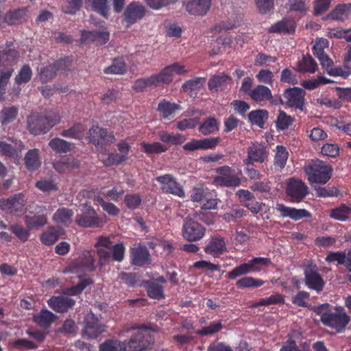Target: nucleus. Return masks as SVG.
Returning <instances> with one entry per match:
<instances>
[{
  "label": "nucleus",
  "mask_w": 351,
  "mask_h": 351,
  "mask_svg": "<svg viewBox=\"0 0 351 351\" xmlns=\"http://www.w3.org/2000/svg\"><path fill=\"white\" fill-rule=\"evenodd\" d=\"M276 152L274 157V165L275 168L278 169H283L289 157V152L286 147L282 145H278L276 148Z\"/></svg>",
  "instance_id": "obj_41"
},
{
  "label": "nucleus",
  "mask_w": 351,
  "mask_h": 351,
  "mask_svg": "<svg viewBox=\"0 0 351 351\" xmlns=\"http://www.w3.org/2000/svg\"><path fill=\"white\" fill-rule=\"evenodd\" d=\"M66 63L65 60H60L53 65H49L45 67L40 73V80L45 82H48L56 75L57 71L64 70Z\"/></svg>",
  "instance_id": "obj_28"
},
{
  "label": "nucleus",
  "mask_w": 351,
  "mask_h": 351,
  "mask_svg": "<svg viewBox=\"0 0 351 351\" xmlns=\"http://www.w3.org/2000/svg\"><path fill=\"white\" fill-rule=\"evenodd\" d=\"M147 291L148 295L154 299L160 300L164 298L162 287L156 282H147Z\"/></svg>",
  "instance_id": "obj_53"
},
{
  "label": "nucleus",
  "mask_w": 351,
  "mask_h": 351,
  "mask_svg": "<svg viewBox=\"0 0 351 351\" xmlns=\"http://www.w3.org/2000/svg\"><path fill=\"white\" fill-rule=\"evenodd\" d=\"M81 215L76 218V223L78 226L84 228L100 227L103 221L100 219L95 210L90 203H85L81 205Z\"/></svg>",
  "instance_id": "obj_6"
},
{
  "label": "nucleus",
  "mask_w": 351,
  "mask_h": 351,
  "mask_svg": "<svg viewBox=\"0 0 351 351\" xmlns=\"http://www.w3.org/2000/svg\"><path fill=\"white\" fill-rule=\"evenodd\" d=\"M212 0H185L184 5L186 11L192 15L204 16L209 11Z\"/></svg>",
  "instance_id": "obj_21"
},
{
  "label": "nucleus",
  "mask_w": 351,
  "mask_h": 351,
  "mask_svg": "<svg viewBox=\"0 0 351 351\" xmlns=\"http://www.w3.org/2000/svg\"><path fill=\"white\" fill-rule=\"evenodd\" d=\"M156 86L153 76L136 80L133 88L138 92L143 91L147 86Z\"/></svg>",
  "instance_id": "obj_63"
},
{
  "label": "nucleus",
  "mask_w": 351,
  "mask_h": 351,
  "mask_svg": "<svg viewBox=\"0 0 351 351\" xmlns=\"http://www.w3.org/2000/svg\"><path fill=\"white\" fill-rule=\"evenodd\" d=\"M150 345L148 334L143 330L134 332L128 343H125V351H143Z\"/></svg>",
  "instance_id": "obj_12"
},
{
  "label": "nucleus",
  "mask_w": 351,
  "mask_h": 351,
  "mask_svg": "<svg viewBox=\"0 0 351 351\" xmlns=\"http://www.w3.org/2000/svg\"><path fill=\"white\" fill-rule=\"evenodd\" d=\"M74 213L71 209L67 208H60L54 213L53 220L56 223L68 224L72 222Z\"/></svg>",
  "instance_id": "obj_36"
},
{
  "label": "nucleus",
  "mask_w": 351,
  "mask_h": 351,
  "mask_svg": "<svg viewBox=\"0 0 351 351\" xmlns=\"http://www.w3.org/2000/svg\"><path fill=\"white\" fill-rule=\"evenodd\" d=\"M132 263L137 266H143L150 263V254L147 249L138 245L131 249Z\"/></svg>",
  "instance_id": "obj_25"
},
{
  "label": "nucleus",
  "mask_w": 351,
  "mask_h": 351,
  "mask_svg": "<svg viewBox=\"0 0 351 351\" xmlns=\"http://www.w3.org/2000/svg\"><path fill=\"white\" fill-rule=\"evenodd\" d=\"M251 273L258 272L263 269L265 267H267L270 263L271 261L268 258L265 257H256L248 262Z\"/></svg>",
  "instance_id": "obj_49"
},
{
  "label": "nucleus",
  "mask_w": 351,
  "mask_h": 351,
  "mask_svg": "<svg viewBox=\"0 0 351 351\" xmlns=\"http://www.w3.org/2000/svg\"><path fill=\"white\" fill-rule=\"evenodd\" d=\"M298 71L303 73H314L317 68L316 62L309 56H304L302 60L298 62Z\"/></svg>",
  "instance_id": "obj_45"
},
{
  "label": "nucleus",
  "mask_w": 351,
  "mask_h": 351,
  "mask_svg": "<svg viewBox=\"0 0 351 351\" xmlns=\"http://www.w3.org/2000/svg\"><path fill=\"white\" fill-rule=\"evenodd\" d=\"M205 82V78L196 77L186 82L182 85V88L184 91L189 93L191 97H195L197 95V91L203 86Z\"/></svg>",
  "instance_id": "obj_38"
},
{
  "label": "nucleus",
  "mask_w": 351,
  "mask_h": 351,
  "mask_svg": "<svg viewBox=\"0 0 351 351\" xmlns=\"http://www.w3.org/2000/svg\"><path fill=\"white\" fill-rule=\"evenodd\" d=\"M84 3L88 8H90L104 17L108 16L109 11L108 0H84Z\"/></svg>",
  "instance_id": "obj_35"
},
{
  "label": "nucleus",
  "mask_w": 351,
  "mask_h": 351,
  "mask_svg": "<svg viewBox=\"0 0 351 351\" xmlns=\"http://www.w3.org/2000/svg\"><path fill=\"white\" fill-rule=\"evenodd\" d=\"M304 171L311 183L324 184L331 178L332 168L322 160H311L304 166Z\"/></svg>",
  "instance_id": "obj_4"
},
{
  "label": "nucleus",
  "mask_w": 351,
  "mask_h": 351,
  "mask_svg": "<svg viewBox=\"0 0 351 351\" xmlns=\"http://www.w3.org/2000/svg\"><path fill=\"white\" fill-rule=\"evenodd\" d=\"M97 202L100 204L104 211L106 212L109 215L117 216L119 214V208L113 203L106 202L104 197L97 199Z\"/></svg>",
  "instance_id": "obj_58"
},
{
  "label": "nucleus",
  "mask_w": 351,
  "mask_h": 351,
  "mask_svg": "<svg viewBox=\"0 0 351 351\" xmlns=\"http://www.w3.org/2000/svg\"><path fill=\"white\" fill-rule=\"evenodd\" d=\"M49 146L51 149L59 154L67 153L72 149L73 144L60 138H54L49 143Z\"/></svg>",
  "instance_id": "obj_37"
},
{
  "label": "nucleus",
  "mask_w": 351,
  "mask_h": 351,
  "mask_svg": "<svg viewBox=\"0 0 351 351\" xmlns=\"http://www.w3.org/2000/svg\"><path fill=\"white\" fill-rule=\"evenodd\" d=\"M85 130L86 128L81 123H75L70 128L64 130L60 134L66 138L81 139L84 136Z\"/></svg>",
  "instance_id": "obj_42"
},
{
  "label": "nucleus",
  "mask_w": 351,
  "mask_h": 351,
  "mask_svg": "<svg viewBox=\"0 0 351 351\" xmlns=\"http://www.w3.org/2000/svg\"><path fill=\"white\" fill-rule=\"evenodd\" d=\"M305 95L306 92L298 87L287 88L283 94L287 106L300 110H302L304 108Z\"/></svg>",
  "instance_id": "obj_13"
},
{
  "label": "nucleus",
  "mask_w": 351,
  "mask_h": 351,
  "mask_svg": "<svg viewBox=\"0 0 351 351\" xmlns=\"http://www.w3.org/2000/svg\"><path fill=\"white\" fill-rule=\"evenodd\" d=\"M26 200L22 193H18L8 199L0 200L2 210L16 215L23 214L25 210Z\"/></svg>",
  "instance_id": "obj_7"
},
{
  "label": "nucleus",
  "mask_w": 351,
  "mask_h": 351,
  "mask_svg": "<svg viewBox=\"0 0 351 351\" xmlns=\"http://www.w3.org/2000/svg\"><path fill=\"white\" fill-rule=\"evenodd\" d=\"M251 273L248 263L241 264L234 267L231 271L228 272V278L235 279L237 277L246 275Z\"/></svg>",
  "instance_id": "obj_59"
},
{
  "label": "nucleus",
  "mask_w": 351,
  "mask_h": 351,
  "mask_svg": "<svg viewBox=\"0 0 351 351\" xmlns=\"http://www.w3.org/2000/svg\"><path fill=\"white\" fill-rule=\"evenodd\" d=\"M276 210L280 213L282 217H289L295 221L310 217V213L305 209L290 208L282 204H277Z\"/></svg>",
  "instance_id": "obj_24"
},
{
  "label": "nucleus",
  "mask_w": 351,
  "mask_h": 351,
  "mask_svg": "<svg viewBox=\"0 0 351 351\" xmlns=\"http://www.w3.org/2000/svg\"><path fill=\"white\" fill-rule=\"evenodd\" d=\"M320 62L322 67L327 71V73L332 76H345V71L340 67L333 66L332 60L326 55L324 54L322 57L317 58Z\"/></svg>",
  "instance_id": "obj_33"
},
{
  "label": "nucleus",
  "mask_w": 351,
  "mask_h": 351,
  "mask_svg": "<svg viewBox=\"0 0 351 351\" xmlns=\"http://www.w3.org/2000/svg\"><path fill=\"white\" fill-rule=\"evenodd\" d=\"M125 342L117 339H107L99 346V351H125Z\"/></svg>",
  "instance_id": "obj_43"
},
{
  "label": "nucleus",
  "mask_w": 351,
  "mask_h": 351,
  "mask_svg": "<svg viewBox=\"0 0 351 351\" xmlns=\"http://www.w3.org/2000/svg\"><path fill=\"white\" fill-rule=\"evenodd\" d=\"M283 302V298L280 294L276 293L270 295L268 298H263L258 302L252 305V307L256 308L260 306H269L271 304H276Z\"/></svg>",
  "instance_id": "obj_57"
},
{
  "label": "nucleus",
  "mask_w": 351,
  "mask_h": 351,
  "mask_svg": "<svg viewBox=\"0 0 351 351\" xmlns=\"http://www.w3.org/2000/svg\"><path fill=\"white\" fill-rule=\"evenodd\" d=\"M305 284L311 289L320 292L323 290L325 282L317 272L315 267H308L304 271Z\"/></svg>",
  "instance_id": "obj_19"
},
{
  "label": "nucleus",
  "mask_w": 351,
  "mask_h": 351,
  "mask_svg": "<svg viewBox=\"0 0 351 351\" xmlns=\"http://www.w3.org/2000/svg\"><path fill=\"white\" fill-rule=\"evenodd\" d=\"M295 28V21L291 19H283L271 25L269 28V32L273 33H287L294 32Z\"/></svg>",
  "instance_id": "obj_29"
},
{
  "label": "nucleus",
  "mask_w": 351,
  "mask_h": 351,
  "mask_svg": "<svg viewBox=\"0 0 351 351\" xmlns=\"http://www.w3.org/2000/svg\"><path fill=\"white\" fill-rule=\"evenodd\" d=\"M21 141H11V143L0 141V153L8 156H17L23 149Z\"/></svg>",
  "instance_id": "obj_27"
},
{
  "label": "nucleus",
  "mask_w": 351,
  "mask_h": 351,
  "mask_svg": "<svg viewBox=\"0 0 351 351\" xmlns=\"http://www.w3.org/2000/svg\"><path fill=\"white\" fill-rule=\"evenodd\" d=\"M56 315L47 309H43L38 314L34 316V322L38 325L47 327L55 320Z\"/></svg>",
  "instance_id": "obj_40"
},
{
  "label": "nucleus",
  "mask_w": 351,
  "mask_h": 351,
  "mask_svg": "<svg viewBox=\"0 0 351 351\" xmlns=\"http://www.w3.org/2000/svg\"><path fill=\"white\" fill-rule=\"evenodd\" d=\"M64 234V230L62 228L51 226L40 234V239L43 244L51 245Z\"/></svg>",
  "instance_id": "obj_26"
},
{
  "label": "nucleus",
  "mask_w": 351,
  "mask_h": 351,
  "mask_svg": "<svg viewBox=\"0 0 351 351\" xmlns=\"http://www.w3.org/2000/svg\"><path fill=\"white\" fill-rule=\"evenodd\" d=\"M250 97L256 102H261L272 99L271 90L263 85H258L249 93Z\"/></svg>",
  "instance_id": "obj_31"
},
{
  "label": "nucleus",
  "mask_w": 351,
  "mask_h": 351,
  "mask_svg": "<svg viewBox=\"0 0 351 351\" xmlns=\"http://www.w3.org/2000/svg\"><path fill=\"white\" fill-rule=\"evenodd\" d=\"M316 312L320 315L321 322L324 325L338 332L343 330L350 320L343 307L340 306L331 308L328 304H323L317 307Z\"/></svg>",
  "instance_id": "obj_1"
},
{
  "label": "nucleus",
  "mask_w": 351,
  "mask_h": 351,
  "mask_svg": "<svg viewBox=\"0 0 351 351\" xmlns=\"http://www.w3.org/2000/svg\"><path fill=\"white\" fill-rule=\"evenodd\" d=\"M217 121L210 117L206 119L199 128V131L204 135H208L214 133L219 129Z\"/></svg>",
  "instance_id": "obj_51"
},
{
  "label": "nucleus",
  "mask_w": 351,
  "mask_h": 351,
  "mask_svg": "<svg viewBox=\"0 0 351 351\" xmlns=\"http://www.w3.org/2000/svg\"><path fill=\"white\" fill-rule=\"evenodd\" d=\"M264 284L261 279L254 278L253 277H243L239 279L236 285L239 289L259 287Z\"/></svg>",
  "instance_id": "obj_47"
},
{
  "label": "nucleus",
  "mask_w": 351,
  "mask_h": 351,
  "mask_svg": "<svg viewBox=\"0 0 351 351\" xmlns=\"http://www.w3.org/2000/svg\"><path fill=\"white\" fill-rule=\"evenodd\" d=\"M18 58V53L14 49L0 53V99L5 93L8 80L14 71L13 66L17 62Z\"/></svg>",
  "instance_id": "obj_3"
},
{
  "label": "nucleus",
  "mask_w": 351,
  "mask_h": 351,
  "mask_svg": "<svg viewBox=\"0 0 351 351\" xmlns=\"http://www.w3.org/2000/svg\"><path fill=\"white\" fill-rule=\"evenodd\" d=\"M19 109L16 106L4 107L0 111V122L3 125L14 121L18 115Z\"/></svg>",
  "instance_id": "obj_39"
},
{
  "label": "nucleus",
  "mask_w": 351,
  "mask_h": 351,
  "mask_svg": "<svg viewBox=\"0 0 351 351\" xmlns=\"http://www.w3.org/2000/svg\"><path fill=\"white\" fill-rule=\"evenodd\" d=\"M80 165L78 160L69 157L61 158L53 164V167L59 173H65L73 169L77 168Z\"/></svg>",
  "instance_id": "obj_34"
},
{
  "label": "nucleus",
  "mask_w": 351,
  "mask_h": 351,
  "mask_svg": "<svg viewBox=\"0 0 351 351\" xmlns=\"http://www.w3.org/2000/svg\"><path fill=\"white\" fill-rule=\"evenodd\" d=\"M267 155V147L264 145L254 143L247 148V157L243 162L244 164L262 163L265 161Z\"/></svg>",
  "instance_id": "obj_17"
},
{
  "label": "nucleus",
  "mask_w": 351,
  "mask_h": 351,
  "mask_svg": "<svg viewBox=\"0 0 351 351\" xmlns=\"http://www.w3.org/2000/svg\"><path fill=\"white\" fill-rule=\"evenodd\" d=\"M330 82V80L324 76H318L314 80H306L302 83V86L308 90H313L320 84H326Z\"/></svg>",
  "instance_id": "obj_61"
},
{
  "label": "nucleus",
  "mask_w": 351,
  "mask_h": 351,
  "mask_svg": "<svg viewBox=\"0 0 351 351\" xmlns=\"http://www.w3.org/2000/svg\"><path fill=\"white\" fill-rule=\"evenodd\" d=\"M32 75V69L27 65L23 66L19 74L15 77V82L18 84L28 82Z\"/></svg>",
  "instance_id": "obj_62"
},
{
  "label": "nucleus",
  "mask_w": 351,
  "mask_h": 351,
  "mask_svg": "<svg viewBox=\"0 0 351 351\" xmlns=\"http://www.w3.org/2000/svg\"><path fill=\"white\" fill-rule=\"evenodd\" d=\"M218 176H215L213 182L217 186H238L241 184L240 178H238L234 171L228 167H222L217 169Z\"/></svg>",
  "instance_id": "obj_8"
},
{
  "label": "nucleus",
  "mask_w": 351,
  "mask_h": 351,
  "mask_svg": "<svg viewBox=\"0 0 351 351\" xmlns=\"http://www.w3.org/2000/svg\"><path fill=\"white\" fill-rule=\"evenodd\" d=\"M287 193L292 202L302 201L308 193V186L300 180L291 178L287 184Z\"/></svg>",
  "instance_id": "obj_15"
},
{
  "label": "nucleus",
  "mask_w": 351,
  "mask_h": 351,
  "mask_svg": "<svg viewBox=\"0 0 351 351\" xmlns=\"http://www.w3.org/2000/svg\"><path fill=\"white\" fill-rule=\"evenodd\" d=\"M293 117L287 114L284 111H280L276 120V125L280 130H285L293 123Z\"/></svg>",
  "instance_id": "obj_60"
},
{
  "label": "nucleus",
  "mask_w": 351,
  "mask_h": 351,
  "mask_svg": "<svg viewBox=\"0 0 351 351\" xmlns=\"http://www.w3.org/2000/svg\"><path fill=\"white\" fill-rule=\"evenodd\" d=\"M85 327L83 330L84 335L90 339L97 338L104 331V326L99 322L97 317L90 313L85 317Z\"/></svg>",
  "instance_id": "obj_18"
},
{
  "label": "nucleus",
  "mask_w": 351,
  "mask_h": 351,
  "mask_svg": "<svg viewBox=\"0 0 351 351\" xmlns=\"http://www.w3.org/2000/svg\"><path fill=\"white\" fill-rule=\"evenodd\" d=\"M351 214V208L346 205H341L339 208L333 209L330 217L339 221L346 220Z\"/></svg>",
  "instance_id": "obj_55"
},
{
  "label": "nucleus",
  "mask_w": 351,
  "mask_h": 351,
  "mask_svg": "<svg viewBox=\"0 0 351 351\" xmlns=\"http://www.w3.org/2000/svg\"><path fill=\"white\" fill-rule=\"evenodd\" d=\"M24 160L25 167L28 170L34 171L39 168L41 165V159L38 149L29 150L25 156Z\"/></svg>",
  "instance_id": "obj_32"
},
{
  "label": "nucleus",
  "mask_w": 351,
  "mask_h": 351,
  "mask_svg": "<svg viewBox=\"0 0 351 351\" xmlns=\"http://www.w3.org/2000/svg\"><path fill=\"white\" fill-rule=\"evenodd\" d=\"M48 305L56 312L64 313L71 308L75 301L65 295L53 296L48 302Z\"/></svg>",
  "instance_id": "obj_23"
},
{
  "label": "nucleus",
  "mask_w": 351,
  "mask_h": 351,
  "mask_svg": "<svg viewBox=\"0 0 351 351\" xmlns=\"http://www.w3.org/2000/svg\"><path fill=\"white\" fill-rule=\"evenodd\" d=\"M60 119L59 113L56 112H50L45 115L34 114L28 118V129L34 135L46 133L59 123Z\"/></svg>",
  "instance_id": "obj_2"
},
{
  "label": "nucleus",
  "mask_w": 351,
  "mask_h": 351,
  "mask_svg": "<svg viewBox=\"0 0 351 351\" xmlns=\"http://www.w3.org/2000/svg\"><path fill=\"white\" fill-rule=\"evenodd\" d=\"M25 221L28 230L45 226L47 222V217L44 215L25 216Z\"/></svg>",
  "instance_id": "obj_46"
},
{
  "label": "nucleus",
  "mask_w": 351,
  "mask_h": 351,
  "mask_svg": "<svg viewBox=\"0 0 351 351\" xmlns=\"http://www.w3.org/2000/svg\"><path fill=\"white\" fill-rule=\"evenodd\" d=\"M221 321L210 323L208 326L204 327L197 330L196 333L201 336H208L214 335L222 329Z\"/></svg>",
  "instance_id": "obj_54"
},
{
  "label": "nucleus",
  "mask_w": 351,
  "mask_h": 351,
  "mask_svg": "<svg viewBox=\"0 0 351 351\" xmlns=\"http://www.w3.org/2000/svg\"><path fill=\"white\" fill-rule=\"evenodd\" d=\"M119 153L102 154L101 159L106 166L116 165L125 162L129 158L130 145L122 141L117 144Z\"/></svg>",
  "instance_id": "obj_9"
},
{
  "label": "nucleus",
  "mask_w": 351,
  "mask_h": 351,
  "mask_svg": "<svg viewBox=\"0 0 351 351\" xmlns=\"http://www.w3.org/2000/svg\"><path fill=\"white\" fill-rule=\"evenodd\" d=\"M145 14V7L138 2H132L124 11V20L129 26L143 19Z\"/></svg>",
  "instance_id": "obj_20"
},
{
  "label": "nucleus",
  "mask_w": 351,
  "mask_h": 351,
  "mask_svg": "<svg viewBox=\"0 0 351 351\" xmlns=\"http://www.w3.org/2000/svg\"><path fill=\"white\" fill-rule=\"evenodd\" d=\"M156 180L161 184V189L164 192L177 195L180 197H184V191L182 187L171 175L165 174L158 176L156 178Z\"/></svg>",
  "instance_id": "obj_14"
},
{
  "label": "nucleus",
  "mask_w": 351,
  "mask_h": 351,
  "mask_svg": "<svg viewBox=\"0 0 351 351\" xmlns=\"http://www.w3.org/2000/svg\"><path fill=\"white\" fill-rule=\"evenodd\" d=\"M82 36L85 40L95 42L97 45H104L109 40V32L106 29L101 31H84Z\"/></svg>",
  "instance_id": "obj_30"
},
{
  "label": "nucleus",
  "mask_w": 351,
  "mask_h": 351,
  "mask_svg": "<svg viewBox=\"0 0 351 351\" xmlns=\"http://www.w3.org/2000/svg\"><path fill=\"white\" fill-rule=\"evenodd\" d=\"M178 109H179L178 105L165 100L160 101L158 106V110L164 118H167L172 115Z\"/></svg>",
  "instance_id": "obj_52"
},
{
  "label": "nucleus",
  "mask_w": 351,
  "mask_h": 351,
  "mask_svg": "<svg viewBox=\"0 0 351 351\" xmlns=\"http://www.w3.org/2000/svg\"><path fill=\"white\" fill-rule=\"evenodd\" d=\"M159 136L163 143L170 145H180L186 140V138L180 134H169L165 132H161Z\"/></svg>",
  "instance_id": "obj_50"
},
{
  "label": "nucleus",
  "mask_w": 351,
  "mask_h": 351,
  "mask_svg": "<svg viewBox=\"0 0 351 351\" xmlns=\"http://www.w3.org/2000/svg\"><path fill=\"white\" fill-rule=\"evenodd\" d=\"M125 71V64L121 58H117L111 66L105 69L107 74H123Z\"/></svg>",
  "instance_id": "obj_56"
},
{
  "label": "nucleus",
  "mask_w": 351,
  "mask_h": 351,
  "mask_svg": "<svg viewBox=\"0 0 351 351\" xmlns=\"http://www.w3.org/2000/svg\"><path fill=\"white\" fill-rule=\"evenodd\" d=\"M230 80V77L226 74H220L215 75L208 82V86L210 89L217 88L221 86L228 83Z\"/></svg>",
  "instance_id": "obj_64"
},
{
  "label": "nucleus",
  "mask_w": 351,
  "mask_h": 351,
  "mask_svg": "<svg viewBox=\"0 0 351 351\" xmlns=\"http://www.w3.org/2000/svg\"><path fill=\"white\" fill-rule=\"evenodd\" d=\"M188 72L184 66L178 63L169 65L165 67L158 74L152 75L154 78L156 86L160 84H169L175 75H182Z\"/></svg>",
  "instance_id": "obj_10"
},
{
  "label": "nucleus",
  "mask_w": 351,
  "mask_h": 351,
  "mask_svg": "<svg viewBox=\"0 0 351 351\" xmlns=\"http://www.w3.org/2000/svg\"><path fill=\"white\" fill-rule=\"evenodd\" d=\"M88 137L97 148L102 147L103 145L107 143H112L114 140L112 134L108 133L106 129L98 126L92 127L88 133Z\"/></svg>",
  "instance_id": "obj_16"
},
{
  "label": "nucleus",
  "mask_w": 351,
  "mask_h": 351,
  "mask_svg": "<svg viewBox=\"0 0 351 351\" xmlns=\"http://www.w3.org/2000/svg\"><path fill=\"white\" fill-rule=\"evenodd\" d=\"M197 213L189 214L183 221L182 236L189 241H196L201 239L205 234L206 229L197 221Z\"/></svg>",
  "instance_id": "obj_5"
},
{
  "label": "nucleus",
  "mask_w": 351,
  "mask_h": 351,
  "mask_svg": "<svg viewBox=\"0 0 351 351\" xmlns=\"http://www.w3.org/2000/svg\"><path fill=\"white\" fill-rule=\"evenodd\" d=\"M95 269V260L90 251H84L78 259L72 263L69 267V270L73 273L90 272Z\"/></svg>",
  "instance_id": "obj_11"
},
{
  "label": "nucleus",
  "mask_w": 351,
  "mask_h": 351,
  "mask_svg": "<svg viewBox=\"0 0 351 351\" xmlns=\"http://www.w3.org/2000/svg\"><path fill=\"white\" fill-rule=\"evenodd\" d=\"M226 251V242L220 236L212 237L204 247V252L213 257H218Z\"/></svg>",
  "instance_id": "obj_22"
},
{
  "label": "nucleus",
  "mask_w": 351,
  "mask_h": 351,
  "mask_svg": "<svg viewBox=\"0 0 351 351\" xmlns=\"http://www.w3.org/2000/svg\"><path fill=\"white\" fill-rule=\"evenodd\" d=\"M27 9H19L9 12L4 17V21L8 25H14L21 23L25 18Z\"/></svg>",
  "instance_id": "obj_44"
},
{
  "label": "nucleus",
  "mask_w": 351,
  "mask_h": 351,
  "mask_svg": "<svg viewBox=\"0 0 351 351\" xmlns=\"http://www.w3.org/2000/svg\"><path fill=\"white\" fill-rule=\"evenodd\" d=\"M248 117L253 124L262 128L268 118V112L265 110H257L250 112Z\"/></svg>",
  "instance_id": "obj_48"
}]
</instances>
